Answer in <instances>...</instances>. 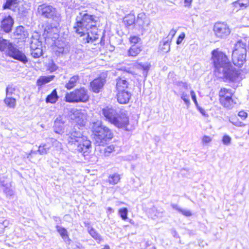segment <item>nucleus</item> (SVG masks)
Returning a JSON list of instances; mask_svg holds the SVG:
<instances>
[{"instance_id":"obj_40","label":"nucleus","mask_w":249,"mask_h":249,"mask_svg":"<svg viewBox=\"0 0 249 249\" xmlns=\"http://www.w3.org/2000/svg\"><path fill=\"white\" fill-rule=\"evenodd\" d=\"M237 1L241 9H245L249 6V0H238Z\"/></svg>"},{"instance_id":"obj_38","label":"nucleus","mask_w":249,"mask_h":249,"mask_svg":"<svg viewBox=\"0 0 249 249\" xmlns=\"http://www.w3.org/2000/svg\"><path fill=\"white\" fill-rule=\"evenodd\" d=\"M77 80L76 79H70L65 85V88L68 89H71L76 86Z\"/></svg>"},{"instance_id":"obj_23","label":"nucleus","mask_w":249,"mask_h":249,"mask_svg":"<svg viewBox=\"0 0 249 249\" xmlns=\"http://www.w3.org/2000/svg\"><path fill=\"white\" fill-rule=\"evenodd\" d=\"M171 42L168 39L163 38L160 43L159 50L163 53H168L170 50Z\"/></svg>"},{"instance_id":"obj_51","label":"nucleus","mask_w":249,"mask_h":249,"mask_svg":"<svg viewBox=\"0 0 249 249\" xmlns=\"http://www.w3.org/2000/svg\"><path fill=\"white\" fill-rule=\"evenodd\" d=\"M190 94L191 95L192 98L195 104L197 105V102L196 100V95L195 94V92L194 90H191L190 91Z\"/></svg>"},{"instance_id":"obj_9","label":"nucleus","mask_w":249,"mask_h":249,"mask_svg":"<svg viewBox=\"0 0 249 249\" xmlns=\"http://www.w3.org/2000/svg\"><path fill=\"white\" fill-rule=\"evenodd\" d=\"M37 12L39 15L45 18L54 19L59 17V14L54 7L45 4L38 6Z\"/></svg>"},{"instance_id":"obj_8","label":"nucleus","mask_w":249,"mask_h":249,"mask_svg":"<svg viewBox=\"0 0 249 249\" xmlns=\"http://www.w3.org/2000/svg\"><path fill=\"white\" fill-rule=\"evenodd\" d=\"M42 41L39 38V36L36 34L33 36L30 42L31 55L35 58L40 57L43 54Z\"/></svg>"},{"instance_id":"obj_7","label":"nucleus","mask_w":249,"mask_h":249,"mask_svg":"<svg viewBox=\"0 0 249 249\" xmlns=\"http://www.w3.org/2000/svg\"><path fill=\"white\" fill-rule=\"evenodd\" d=\"M89 98L88 90L84 87H80L66 93L64 100L70 103H86L89 101Z\"/></svg>"},{"instance_id":"obj_32","label":"nucleus","mask_w":249,"mask_h":249,"mask_svg":"<svg viewBox=\"0 0 249 249\" xmlns=\"http://www.w3.org/2000/svg\"><path fill=\"white\" fill-rule=\"evenodd\" d=\"M135 17L134 15H129L125 16L124 19V23L127 26L132 25L135 23Z\"/></svg>"},{"instance_id":"obj_50","label":"nucleus","mask_w":249,"mask_h":249,"mask_svg":"<svg viewBox=\"0 0 249 249\" xmlns=\"http://www.w3.org/2000/svg\"><path fill=\"white\" fill-rule=\"evenodd\" d=\"M232 6L233 7V11H235L236 12L239 11L240 9H241L240 6L238 5L237 1L233 2L232 3Z\"/></svg>"},{"instance_id":"obj_31","label":"nucleus","mask_w":249,"mask_h":249,"mask_svg":"<svg viewBox=\"0 0 249 249\" xmlns=\"http://www.w3.org/2000/svg\"><path fill=\"white\" fill-rule=\"evenodd\" d=\"M246 43L242 40L238 41L235 45V49L234 50H237L238 53H242V50L245 51V53H246Z\"/></svg>"},{"instance_id":"obj_25","label":"nucleus","mask_w":249,"mask_h":249,"mask_svg":"<svg viewBox=\"0 0 249 249\" xmlns=\"http://www.w3.org/2000/svg\"><path fill=\"white\" fill-rule=\"evenodd\" d=\"M58 99V96L57 95L56 89H53L52 92L47 95L45 99V101L47 103L54 104Z\"/></svg>"},{"instance_id":"obj_11","label":"nucleus","mask_w":249,"mask_h":249,"mask_svg":"<svg viewBox=\"0 0 249 249\" xmlns=\"http://www.w3.org/2000/svg\"><path fill=\"white\" fill-rule=\"evenodd\" d=\"M248 114L245 110H241L238 111L237 116H231L229 118V120L231 123L236 126L243 127L246 125V124H244L242 121L246 120V119L248 118Z\"/></svg>"},{"instance_id":"obj_33","label":"nucleus","mask_w":249,"mask_h":249,"mask_svg":"<svg viewBox=\"0 0 249 249\" xmlns=\"http://www.w3.org/2000/svg\"><path fill=\"white\" fill-rule=\"evenodd\" d=\"M75 125L79 128L85 125V121L82 117L79 116H76L74 118Z\"/></svg>"},{"instance_id":"obj_12","label":"nucleus","mask_w":249,"mask_h":249,"mask_svg":"<svg viewBox=\"0 0 249 249\" xmlns=\"http://www.w3.org/2000/svg\"><path fill=\"white\" fill-rule=\"evenodd\" d=\"M215 35L218 37H224L230 34V31L227 25L224 23H216L213 27Z\"/></svg>"},{"instance_id":"obj_58","label":"nucleus","mask_w":249,"mask_h":249,"mask_svg":"<svg viewBox=\"0 0 249 249\" xmlns=\"http://www.w3.org/2000/svg\"><path fill=\"white\" fill-rule=\"evenodd\" d=\"M32 153H33V152H32V151H31V152L28 154V155H31Z\"/></svg>"},{"instance_id":"obj_22","label":"nucleus","mask_w":249,"mask_h":249,"mask_svg":"<svg viewBox=\"0 0 249 249\" xmlns=\"http://www.w3.org/2000/svg\"><path fill=\"white\" fill-rule=\"evenodd\" d=\"M128 82L125 79H117L115 89L116 91L126 90L128 87Z\"/></svg>"},{"instance_id":"obj_54","label":"nucleus","mask_w":249,"mask_h":249,"mask_svg":"<svg viewBox=\"0 0 249 249\" xmlns=\"http://www.w3.org/2000/svg\"><path fill=\"white\" fill-rule=\"evenodd\" d=\"M54 75H50V76H40L39 78H54Z\"/></svg>"},{"instance_id":"obj_35","label":"nucleus","mask_w":249,"mask_h":249,"mask_svg":"<svg viewBox=\"0 0 249 249\" xmlns=\"http://www.w3.org/2000/svg\"><path fill=\"white\" fill-rule=\"evenodd\" d=\"M16 89V87L13 84L8 85L6 89V96H11L14 93Z\"/></svg>"},{"instance_id":"obj_14","label":"nucleus","mask_w":249,"mask_h":249,"mask_svg":"<svg viewBox=\"0 0 249 249\" xmlns=\"http://www.w3.org/2000/svg\"><path fill=\"white\" fill-rule=\"evenodd\" d=\"M105 83V79H93L90 83L91 90L96 93H99L103 88Z\"/></svg>"},{"instance_id":"obj_37","label":"nucleus","mask_w":249,"mask_h":249,"mask_svg":"<svg viewBox=\"0 0 249 249\" xmlns=\"http://www.w3.org/2000/svg\"><path fill=\"white\" fill-rule=\"evenodd\" d=\"M17 0H6V2L3 5V9H9L15 10L12 8L13 5L16 3Z\"/></svg>"},{"instance_id":"obj_28","label":"nucleus","mask_w":249,"mask_h":249,"mask_svg":"<svg viewBox=\"0 0 249 249\" xmlns=\"http://www.w3.org/2000/svg\"><path fill=\"white\" fill-rule=\"evenodd\" d=\"M4 102L6 106L9 108H14L16 106V99L11 96H6Z\"/></svg>"},{"instance_id":"obj_18","label":"nucleus","mask_w":249,"mask_h":249,"mask_svg":"<svg viewBox=\"0 0 249 249\" xmlns=\"http://www.w3.org/2000/svg\"><path fill=\"white\" fill-rule=\"evenodd\" d=\"M58 32V29L56 26L52 24H48L44 28L43 35L45 37L56 38L54 36H57Z\"/></svg>"},{"instance_id":"obj_29","label":"nucleus","mask_w":249,"mask_h":249,"mask_svg":"<svg viewBox=\"0 0 249 249\" xmlns=\"http://www.w3.org/2000/svg\"><path fill=\"white\" fill-rule=\"evenodd\" d=\"M89 233L98 243H99L103 240V239L100 234L93 228H91L89 230Z\"/></svg>"},{"instance_id":"obj_44","label":"nucleus","mask_w":249,"mask_h":249,"mask_svg":"<svg viewBox=\"0 0 249 249\" xmlns=\"http://www.w3.org/2000/svg\"><path fill=\"white\" fill-rule=\"evenodd\" d=\"M212 138L210 136L204 135L202 138V142L203 144L209 143L212 141Z\"/></svg>"},{"instance_id":"obj_34","label":"nucleus","mask_w":249,"mask_h":249,"mask_svg":"<svg viewBox=\"0 0 249 249\" xmlns=\"http://www.w3.org/2000/svg\"><path fill=\"white\" fill-rule=\"evenodd\" d=\"M49 149L50 147L47 146L46 144H41L38 146L37 151L40 155H45L48 153Z\"/></svg>"},{"instance_id":"obj_42","label":"nucleus","mask_w":249,"mask_h":249,"mask_svg":"<svg viewBox=\"0 0 249 249\" xmlns=\"http://www.w3.org/2000/svg\"><path fill=\"white\" fill-rule=\"evenodd\" d=\"M222 141L225 145H229L231 143V138L229 136L224 135L222 137Z\"/></svg>"},{"instance_id":"obj_41","label":"nucleus","mask_w":249,"mask_h":249,"mask_svg":"<svg viewBox=\"0 0 249 249\" xmlns=\"http://www.w3.org/2000/svg\"><path fill=\"white\" fill-rule=\"evenodd\" d=\"M177 211L181 213L183 215L189 217L192 215V213L189 210H182L180 208L177 209Z\"/></svg>"},{"instance_id":"obj_53","label":"nucleus","mask_w":249,"mask_h":249,"mask_svg":"<svg viewBox=\"0 0 249 249\" xmlns=\"http://www.w3.org/2000/svg\"><path fill=\"white\" fill-rule=\"evenodd\" d=\"M192 0H184V2L185 3V6H189L192 2Z\"/></svg>"},{"instance_id":"obj_49","label":"nucleus","mask_w":249,"mask_h":249,"mask_svg":"<svg viewBox=\"0 0 249 249\" xmlns=\"http://www.w3.org/2000/svg\"><path fill=\"white\" fill-rule=\"evenodd\" d=\"M185 34L184 33H182L178 37V39L177 40V44H180L181 42L182 41V40H183V39L185 37Z\"/></svg>"},{"instance_id":"obj_27","label":"nucleus","mask_w":249,"mask_h":249,"mask_svg":"<svg viewBox=\"0 0 249 249\" xmlns=\"http://www.w3.org/2000/svg\"><path fill=\"white\" fill-rule=\"evenodd\" d=\"M57 231L59 233L61 237L64 240H67L68 241H70L71 239L69 237V233L67 230L64 228L59 226H56Z\"/></svg>"},{"instance_id":"obj_46","label":"nucleus","mask_w":249,"mask_h":249,"mask_svg":"<svg viewBox=\"0 0 249 249\" xmlns=\"http://www.w3.org/2000/svg\"><path fill=\"white\" fill-rule=\"evenodd\" d=\"M129 40L131 43L136 44L141 40V39L137 36H132L130 37Z\"/></svg>"},{"instance_id":"obj_13","label":"nucleus","mask_w":249,"mask_h":249,"mask_svg":"<svg viewBox=\"0 0 249 249\" xmlns=\"http://www.w3.org/2000/svg\"><path fill=\"white\" fill-rule=\"evenodd\" d=\"M246 53L242 50V53H238L237 50H233L232 54V60L234 65L241 67L246 61Z\"/></svg>"},{"instance_id":"obj_21","label":"nucleus","mask_w":249,"mask_h":249,"mask_svg":"<svg viewBox=\"0 0 249 249\" xmlns=\"http://www.w3.org/2000/svg\"><path fill=\"white\" fill-rule=\"evenodd\" d=\"M55 44L56 52L58 53H66L70 51V48L68 44L60 40H58Z\"/></svg>"},{"instance_id":"obj_45","label":"nucleus","mask_w":249,"mask_h":249,"mask_svg":"<svg viewBox=\"0 0 249 249\" xmlns=\"http://www.w3.org/2000/svg\"><path fill=\"white\" fill-rule=\"evenodd\" d=\"M177 31L175 29H172L168 36L164 38L165 39H168L169 40V41L171 42L172 40V38L174 37V36H175L176 33Z\"/></svg>"},{"instance_id":"obj_39","label":"nucleus","mask_w":249,"mask_h":249,"mask_svg":"<svg viewBox=\"0 0 249 249\" xmlns=\"http://www.w3.org/2000/svg\"><path fill=\"white\" fill-rule=\"evenodd\" d=\"M115 147L113 144L107 146L104 150L105 156H108L114 151Z\"/></svg>"},{"instance_id":"obj_1","label":"nucleus","mask_w":249,"mask_h":249,"mask_svg":"<svg viewBox=\"0 0 249 249\" xmlns=\"http://www.w3.org/2000/svg\"><path fill=\"white\" fill-rule=\"evenodd\" d=\"M212 54V60L214 67V74L217 78H236L239 76L240 70L231 65L224 53L213 50Z\"/></svg>"},{"instance_id":"obj_55","label":"nucleus","mask_w":249,"mask_h":249,"mask_svg":"<svg viewBox=\"0 0 249 249\" xmlns=\"http://www.w3.org/2000/svg\"><path fill=\"white\" fill-rule=\"evenodd\" d=\"M107 211L109 212L110 213H111L113 212V209L110 207L107 208Z\"/></svg>"},{"instance_id":"obj_43","label":"nucleus","mask_w":249,"mask_h":249,"mask_svg":"<svg viewBox=\"0 0 249 249\" xmlns=\"http://www.w3.org/2000/svg\"><path fill=\"white\" fill-rule=\"evenodd\" d=\"M181 98L184 101V102L186 103V104L189 105L190 104L189 95V94H187L184 92H183L181 94Z\"/></svg>"},{"instance_id":"obj_15","label":"nucleus","mask_w":249,"mask_h":249,"mask_svg":"<svg viewBox=\"0 0 249 249\" xmlns=\"http://www.w3.org/2000/svg\"><path fill=\"white\" fill-rule=\"evenodd\" d=\"M131 97V93L127 90L117 91L116 98L120 104H127L129 102Z\"/></svg>"},{"instance_id":"obj_20","label":"nucleus","mask_w":249,"mask_h":249,"mask_svg":"<svg viewBox=\"0 0 249 249\" xmlns=\"http://www.w3.org/2000/svg\"><path fill=\"white\" fill-rule=\"evenodd\" d=\"M136 24L139 26L142 30H145L146 28L148 27L150 24V21L149 19L145 17L144 14L141 13L138 15Z\"/></svg>"},{"instance_id":"obj_19","label":"nucleus","mask_w":249,"mask_h":249,"mask_svg":"<svg viewBox=\"0 0 249 249\" xmlns=\"http://www.w3.org/2000/svg\"><path fill=\"white\" fill-rule=\"evenodd\" d=\"M14 24V20L10 16H6L1 23V28L6 33L10 32Z\"/></svg>"},{"instance_id":"obj_6","label":"nucleus","mask_w":249,"mask_h":249,"mask_svg":"<svg viewBox=\"0 0 249 249\" xmlns=\"http://www.w3.org/2000/svg\"><path fill=\"white\" fill-rule=\"evenodd\" d=\"M218 101L224 108L231 109L238 104V99L235 97L234 91L226 88H222L218 92Z\"/></svg>"},{"instance_id":"obj_16","label":"nucleus","mask_w":249,"mask_h":249,"mask_svg":"<svg viewBox=\"0 0 249 249\" xmlns=\"http://www.w3.org/2000/svg\"><path fill=\"white\" fill-rule=\"evenodd\" d=\"M65 119L64 116L60 115L55 120L53 127L56 133L61 134L64 132Z\"/></svg>"},{"instance_id":"obj_56","label":"nucleus","mask_w":249,"mask_h":249,"mask_svg":"<svg viewBox=\"0 0 249 249\" xmlns=\"http://www.w3.org/2000/svg\"><path fill=\"white\" fill-rule=\"evenodd\" d=\"M45 82H49L51 79H44Z\"/></svg>"},{"instance_id":"obj_5","label":"nucleus","mask_w":249,"mask_h":249,"mask_svg":"<svg viewBox=\"0 0 249 249\" xmlns=\"http://www.w3.org/2000/svg\"><path fill=\"white\" fill-rule=\"evenodd\" d=\"M0 51L5 52L9 56L24 64L28 62L27 57L19 50L17 45L1 37H0Z\"/></svg>"},{"instance_id":"obj_4","label":"nucleus","mask_w":249,"mask_h":249,"mask_svg":"<svg viewBox=\"0 0 249 249\" xmlns=\"http://www.w3.org/2000/svg\"><path fill=\"white\" fill-rule=\"evenodd\" d=\"M90 129L94 143L97 146H105L114 137L113 131L101 122H93Z\"/></svg>"},{"instance_id":"obj_3","label":"nucleus","mask_w":249,"mask_h":249,"mask_svg":"<svg viewBox=\"0 0 249 249\" xmlns=\"http://www.w3.org/2000/svg\"><path fill=\"white\" fill-rule=\"evenodd\" d=\"M68 144L76 147L77 152L83 155H88L91 148V142L87 136L77 131L70 132L67 134Z\"/></svg>"},{"instance_id":"obj_17","label":"nucleus","mask_w":249,"mask_h":249,"mask_svg":"<svg viewBox=\"0 0 249 249\" xmlns=\"http://www.w3.org/2000/svg\"><path fill=\"white\" fill-rule=\"evenodd\" d=\"M102 111L106 120L112 124L117 114L115 110L112 108L106 107L102 109Z\"/></svg>"},{"instance_id":"obj_30","label":"nucleus","mask_w":249,"mask_h":249,"mask_svg":"<svg viewBox=\"0 0 249 249\" xmlns=\"http://www.w3.org/2000/svg\"><path fill=\"white\" fill-rule=\"evenodd\" d=\"M141 51L140 47L136 45H132L128 51V55L131 56H136Z\"/></svg>"},{"instance_id":"obj_36","label":"nucleus","mask_w":249,"mask_h":249,"mask_svg":"<svg viewBox=\"0 0 249 249\" xmlns=\"http://www.w3.org/2000/svg\"><path fill=\"white\" fill-rule=\"evenodd\" d=\"M120 217L123 220H125L127 219L128 211L126 208H120L118 210Z\"/></svg>"},{"instance_id":"obj_52","label":"nucleus","mask_w":249,"mask_h":249,"mask_svg":"<svg viewBox=\"0 0 249 249\" xmlns=\"http://www.w3.org/2000/svg\"><path fill=\"white\" fill-rule=\"evenodd\" d=\"M57 69L56 66L54 64H52L51 66L49 67V70L51 71H55Z\"/></svg>"},{"instance_id":"obj_47","label":"nucleus","mask_w":249,"mask_h":249,"mask_svg":"<svg viewBox=\"0 0 249 249\" xmlns=\"http://www.w3.org/2000/svg\"><path fill=\"white\" fill-rule=\"evenodd\" d=\"M228 86L232 87L233 89H236L237 87V85L235 84V79H229L228 81Z\"/></svg>"},{"instance_id":"obj_2","label":"nucleus","mask_w":249,"mask_h":249,"mask_svg":"<svg viewBox=\"0 0 249 249\" xmlns=\"http://www.w3.org/2000/svg\"><path fill=\"white\" fill-rule=\"evenodd\" d=\"M75 20L76 22L73 26L74 31L81 36L87 35L86 43H92L98 38L96 35L93 37L90 36L88 32L89 29L95 27L94 24L96 21L94 16L89 15L85 12H80Z\"/></svg>"},{"instance_id":"obj_57","label":"nucleus","mask_w":249,"mask_h":249,"mask_svg":"<svg viewBox=\"0 0 249 249\" xmlns=\"http://www.w3.org/2000/svg\"><path fill=\"white\" fill-rule=\"evenodd\" d=\"M71 78H78V76L76 77V76H74L72 77Z\"/></svg>"},{"instance_id":"obj_59","label":"nucleus","mask_w":249,"mask_h":249,"mask_svg":"<svg viewBox=\"0 0 249 249\" xmlns=\"http://www.w3.org/2000/svg\"><path fill=\"white\" fill-rule=\"evenodd\" d=\"M248 133L249 135V130H248Z\"/></svg>"},{"instance_id":"obj_10","label":"nucleus","mask_w":249,"mask_h":249,"mask_svg":"<svg viewBox=\"0 0 249 249\" xmlns=\"http://www.w3.org/2000/svg\"><path fill=\"white\" fill-rule=\"evenodd\" d=\"M129 124L128 116L124 113H117L113 121L112 124L118 128H125L127 130V127Z\"/></svg>"},{"instance_id":"obj_48","label":"nucleus","mask_w":249,"mask_h":249,"mask_svg":"<svg viewBox=\"0 0 249 249\" xmlns=\"http://www.w3.org/2000/svg\"><path fill=\"white\" fill-rule=\"evenodd\" d=\"M142 68L143 70V76L146 77L147 76L146 73L147 72L148 70H149V69L150 68V65H148L147 64H143L142 66Z\"/></svg>"},{"instance_id":"obj_26","label":"nucleus","mask_w":249,"mask_h":249,"mask_svg":"<svg viewBox=\"0 0 249 249\" xmlns=\"http://www.w3.org/2000/svg\"><path fill=\"white\" fill-rule=\"evenodd\" d=\"M120 179V175L118 173H114L108 176L107 181L109 184L114 185L119 183Z\"/></svg>"},{"instance_id":"obj_24","label":"nucleus","mask_w":249,"mask_h":249,"mask_svg":"<svg viewBox=\"0 0 249 249\" xmlns=\"http://www.w3.org/2000/svg\"><path fill=\"white\" fill-rule=\"evenodd\" d=\"M15 35L18 36L19 39H24L28 36V34L25 31L24 27L22 26L18 27L15 32Z\"/></svg>"},{"instance_id":"obj_60","label":"nucleus","mask_w":249,"mask_h":249,"mask_svg":"<svg viewBox=\"0 0 249 249\" xmlns=\"http://www.w3.org/2000/svg\"><path fill=\"white\" fill-rule=\"evenodd\" d=\"M155 249V248H153V249Z\"/></svg>"}]
</instances>
